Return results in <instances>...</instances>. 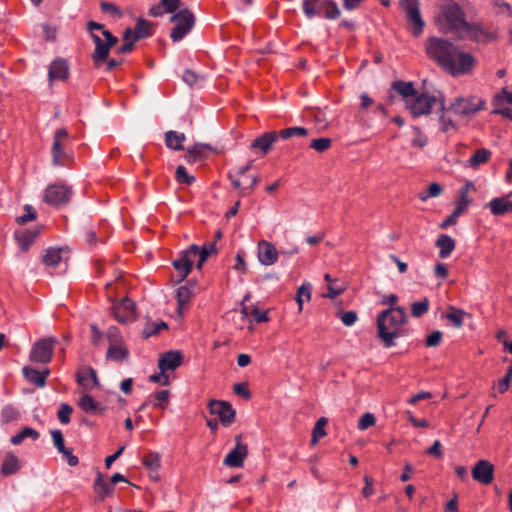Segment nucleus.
<instances>
[{
	"instance_id": "37",
	"label": "nucleus",
	"mask_w": 512,
	"mask_h": 512,
	"mask_svg": "<svg viewBox=\"0 0 512 512\" xmlns=\"http://www.w3.org/2000/svg\"><path fill=\"white\" fill-rule=\"evenodd\" d=\"M467 315L462 309L449 306L445 318L449 320L456 328H461L464 324V317Z\"/></svg>"
},
{
	"instance_id": "3",
	"label": "nucleus",
	"mask_w": 512,
	"mask_h": 512,
	"mask_svg": "<svg viewBox=\"0 0 512 512\" xmlns=\"http://www.w3.org/2000/svg\"><path fill=\"white\" fill-rule=\"evenodd\" d=\"M406 323L407 314L401 306L390 307L378 315V337L386 348L395 346V339L405 336Z\"/></svg>"
},
{
	"instance_id": "53",
	"label": "nucleus",
	"mask_w": 512,
	"mask_h": 512,
	"mask_svg": "<svg viewBox=\"0 0 512 512\" xmlns=\"http://www.w3.org/2000/svg\"><path fill=\"white\" fill-rule=\"evenodd\" d=\"M327 289L328 293L324 294V296L333 299L343 293L345 286L343 283L339 284L338 280H335L327 285Z\"/></svg>"
},
{
	"instance_id": "40",
	"label": "nucleus",
	"mask_w": 512,
	"mask_h": 512,
	"mask_svg": "<svg viewBox=\"0 0 512 512\" xmlns=\"http://www.w3.org/2000/svg\"><path fill=\"white\" fill-rule=\"evenodd\" d=\"M491 156V152L488 149L481 148L477 149L469 159V166L477 168L478 166L486 163Z\"/></svg>"
},
{
	"instance_id": "36",
	"label": "nucleus",
	"mask_w": 512,
	"mask_h": 512,
	"mask_svg": "<svg viewBox=\"0 0 512 512\" xmlns=\"http://www.w3.org/2000/svg\"><path fill=\"white\" fill-rule=\"evenodd\" d=\"M134 31V41L148 38L152 35L151 23L143 18H139Z\"/></svg>"
},
{
	"instance_id": "2",
	"label": "nucleus",
	"mask_w": 512,
	"mask_h": 512,
	"mask_svg": "<svg viewBox=\"0 0 512 512\" xmlns=\"http://www.w3.org/2000/svg\"><path fill=\"white\" fill-rule=\"evenodd\" d=\"M425 48L428 57L453 76L468 74L475 65L471 54L459 50L445 38L429 37Z\"/></svg>"
},
{
	"instance_id": "38",
	"label": "nucleus",
	"mask_w": 512,
	"mask_h": 512,
	"mask_svg": "<svg viewBox=\"0 0 512 512\" xmlns=\"http://www.w3.org/2000/svg\"><path fill=\"white\" fill-rule=\"evenodd\" d=\"M24 377L32 384L38 387L45 386V376L41 375L40 372L32 367L25 366L22 369Z\"/></svg>"
},
{
	"instance_id": "55",
	"label": "nucleus",
	"mask_w": 512,
	"mask_h": 512,
	"mask_svg": "<svg viewBox=\"0 0 512 512\" xmlns=\"http://www.w3.org/2000/svg\"><path fill=\"white\" fill-rule=\"evenodd\" d=\"M331 146L330 138H317L313 139L310 143V148L316 150L317 152H324L329 149Z\"/></svg>"
},
{
	"instance_id": "57",
	"label": "nucleus",
	"mask_w": 512,
	"mask_h": 512,
	"mask_svg": "<svg viewBox=\"0 0 512 512\" xmlns=\"http://www.w3.org/2000/svg\"><path fill=\"white\" fill-rule=\"evenodd\" d=\"M105 335L110 345L120 344L122 341L121 332L116 326L109 327Z\"/></svg>"
},
{
	"instance_id": "25",
	"label": "nucleus",
	"mask_w": 512,
	"mask_h": 512,
	"mask_svg": "<svg viewBox=\"0 0 512 512\" xmlns=\"http://www.w3.org/2000/svg\"><path fill=\"white\" fill-rule=\"evenodd\" d=\"M134 310V303L128 298L113 306V315L115 319L121 323L127 322Z\"/></svg>"
},
{
	"instance_id": "4",
	"label": "nucleus",
	"mask_w": 512,
	"mask_h": 512,
	"mask_svg": "<svg viewBox=\"0 0 512 512\" xmlns=\"http://www.w3.org/2000/svg\"><path fill=\"white\" fill-rule=\"evenodd\" d=\"M438 104L439 110H445L444 99L441 95L428 96L426 93L415 94L413 98L408 102L406 108L410 111L413 117H419L421 115L429 114L432 107Z\"/></svg>"
},
{
	"instance_id": "43",
	"label": "nucleus",
	"mask_w": 512,
	"mask_h": 512,
	"mask_svg": "<svg viewBox=\"0 0 512 512\" xmlns=\"http://www.w3.org/2000/svg\"><path fill=\"white\" fill-rule=\"evenodd\" d=\"M430 307V301L428 298H423L421 301L413 302L411 304V314L415 318L422 317L425 315Z\"/></svg>"
},
{
	"instance_id": "48",
	"label": "nucleus",
	"mask_w": 512,
	"mask_h": 512,
	"mask_svg": "<svg viewBox=\"0 0 512 512\" xmlns=\"http://www.w3.org/2000/svg\"><path fill=\"white\" fill-rule=\"evenodd\" d=\"M169 391L159 390L154 395V401H152L153 407H159L165 409L169 403Z\"/></svg>"
},
{
	"instance_id": "54",
	"label": "nucleus",
	"mask_w": 512,
	"mask_h": 512,
	"mask_svg": "<svg viewBox=\"0 0 512 512\" xmlns=\"http://www.w3.org/2000/svg\"><path fill=\"white\" fill-rule=\"evenodd\" d=\"M143 464L151 470H157L160 467V457L157 453H149L143 458Z\"/></svg>"
},
{
	"instance_id": "49",
	"label": "nucleus",
	"mask_w": 512,
	"mask_h": 512,
	"mask_svg": "<svg viewBox=\"0 0 512 512\" xmlns=\"http://www.w3.org/2000/svg\"><path fill=\"white\" fill-rule=\"evenodd\" d=\"M218 250L215 245V242L205 243L201 248L199 247V252L197 253V257H201V261H207L209 256L212 254H217Z\"/></svg>"
},
{
	"instance_id": "17",
	"label": "nucleus",
	"mask_w": 512,
	"mask_h": 512,
	"mask_svg": "<svg viewBox=\"0 0 512 512\" xmlns=\"http://www.w3.org/2000/svg\"><path fill=\"white\" fill-rule=\"evenodd\" d=\"M280 138L276 131L266 132L252 141L250 149L266 155Z\"/></svg>"
},
{
	"instance_id": "23",
	"label": "nucleus",
	"mask_w": 512,
	"mask_h": 512,
	"mask_svg": "<svg viewBox=\"0 0 512 512\" xmlns=\"http://www.w3.org/2000/svg\"><path fill=\"white\" fill-rule=\"evenodd\" d=\"M40 231L39 229H24L17 230L14 233V237L17 241V244L21 251L26 252L29 250L30 246L34 243L35 239L38 237Z\"/></svg>"
},
{
	"instance_id": "10",
	"label": "nucleus",
	"mask_w": 512,
	"mask_h": 512,
	"mask_svg": "<svg viewBox=\"0 0 512 512\" xmlns=\"http://www.w3.org/2000/svg\"><path fill=\"white\" fill-rule=\"evenodd\" d=\"M71 189L64 184H54L46 188L44 201L54 207H60L70 201Z\"/></svg>"
},
{
	"instance_id": "8",
	"label": "nucleus",
	"mask_w": 512,
	"mask_h": 512,
	"mask_svg": "<svg viewBox=\"0 0 512 512\" xmlns=\"http://www.w3.org/2000/svg\"><path fill=\"white\" fill-rule=\"evenodd\" d=\"M400 6L405 13L407 23L412 30L413 35L419 36L425 26L420 13V3L418 0H401Z\"/></svg>"
},
{
	"instance_id": "13",
	"label": "nucleus",
	"mask_w": 512,
	"mask_h": 512,
	"mask_svg": "<svg viewBox=\"0 0 512 512\" xmlns=\"http://www.w3.org/2000/svg\"><path fill=\"white\" fill-rule=\"evenodd\" d=\"M322 3L324 4V16L327 19H337L340 16V9L338 8L336 2L333 0H304L302 3V8L305 16L309 19L315 16V11L312 9V6Z\"/></svg>"
},
{
	"instance_id": "18",
	"label": "nucleus",
	"mask_w": 512,
	"mask_h": 512,
	"mask_svg": "<svg viewBox=\"0 0 512 512\" xmlns=\"http://www.w3.org/2000/svg\"><path fill=\"white\" fill-rule=\"evenodd\" d=\"M279 253L276 247L265 240L258 243V259L262 265L270 266L277 262Z\"/></svg>"
},
{
	"instance_id": "64",
	"label": "nucleus",
	"mask_w": 512,
	"mask_h": 512,
	"mask_svg": "<svg viewBox=\"0 0 512 512\" xmlns=\"http://www.w3.org/2000/svg\"><path fill=\"white\" fill-rule=\"evenodd\" d=\"M357 313L354 311H346L340 314V319L345 326H352L357 321Z\"/></svg>"
},
{
	"instance_id": "60",
	"label": "nucleus",
	"mask_w": 512,
	"mask_h": 512,
	"mask_svg": "<svg viewBox=\"0 0 512 512\" xmlns=\"http://www.w3.org/2000/svg\"><path fill=\"white\" fill-rule=\"evenodd\" d=\"M50 433L52 436L53 445L55 446L57 451H63V449L65 448V441L62 432L58 429H54L51 430Z\"/></svg>"
},
{
	"instance_id": "34",
	"label": "nucleus",
	"mask_w": 512,
	"mask_h": 512,
	"mask_svg": "<svg viewBox=\"0 0 512 512\" xmlns=\"http://www.w3.org/2000/svg\"><path fill=\"white\" fill-rule=\"evenodd\" d=\"M194 294V287L192 285H182L177 289L176 299L178 304L179 313L189 303L191 296Z\"/></svg>"
},
{
	"instance_id": "59",
	"label": "nucleus",
	"mask_w": 512,
	"mask_h": 512,
	"mask_svg": "<svg viewBox=\"0 0 512 512\" xmlns=\"http://www.w3.org/2000/svg\"><path fill=\"white\" fill-rule=\"evenodd\" d=\"M100 8H101L102 12L109 13L112 16H115L118 18L122 17V15H123L121 10L119 9V7H117L115 4H113L111 2H106V1L101 2Z\"/></svg>"
},
{
	"instance_id": "9",
	"label": "nucleus",
	"mask_w": 512,
	"mask_h": 512,
	"mask_svg": "<svg viewBox=\"0 0 512 512\" xmlns=\"http://www.w3.org/2000/svg\"><path fill=\"white\" fill-rule=\"evenodd\" d=\"M198 252L199 246L192 244L188 249L181 251L178 257L173 260L172 265L180 275V281H183L192 271Z\"/></svg>"
},
{
	"instance_id": "24",
	"label": "nucleus",
	"mask_w": 512,
	"mask_h": 512,
	"mask_svg": "<svg viewBox=\"0 0 512 512\" xmlns=\"http://www.w3.org/2000/svg\"><path fill=\"white\" fill-rule=\"evenodd\" d=\"M212 150L213 148L209 144L196 143L191 148L187 149L184 157L188 163H195L199 160L206 159L209 152Z\"/></svg>"
},
{
	"instance_id": "6",
	"label": "nucleus",
	"mask_w": 512,
	"mask_h": 512,
	"mask_svg": "<svg viewBox=\"0 0 512 512\" xmlns=\"http://www.w3.org/2000/svg\"><path fill=\"white\" fill-rule=\"evenodd\" d=\"M170 21L175 23V26L171 29L170 38L173 42H178L192 30L195 17L188 8H184L173 14Z\"/></svg>"
},
{
	"instance_id": "50",
	"label": "nucleus",
	"mask_w": 512,
	"mask_h": 512,
	"mask_svg": "<svg viewBox=\"0 0 512 512\" xmlns=\"http://www.w3.org/2000/svg\"><path fill=\"white\" fill-rule=\"evenodd\" d=\"M493 11L498 15L510 16L512 14V9L508 2L503 0H494L493 2Z\"/></svg>"
},
{
	"instance_id": "27",
	"label": "nucleus",
	"mask_w": 512,
	"mask_h": 512,
	"mask_svg": "<svg viewBox=\"0 0 512 512\" xmlns=\"http://www.w3.org/2000/svg\"><path fill=\"white\" fill-rule=\"evenodd\" d=\"M49 80L53 81L55 79L65 80L69 75V67L65 60L56 59L49 66Z\"/></svg>"
},
{
	"instance_id": "22",
	"label": "nucleus",
	"mask_w": 512,
	"mask_h": 512,
	"mask_svg": "<svg viewBox=\"0 0 512 512\" xmlns=\"http://www.w3.org/2000/svg\"><path fill=\"white\" fill-rule=\"evenodd\" d=\"M91 38L95 44V50L92 53L91 58L95 66L98 67L101 63L107 60L110 48L107 46L106 42L103 41L97 34L91 33Z\"/></svg>"
},
{
	"instance_id": "45",
	"label": "nucleus",
	"mask_w": 512,
	"mask_h": 512,
	"mask_svg": "<svg viewBox=\"0 0 512 512\" xmlns=\"http://www.w3.org/2000/svg\"><path fill=\"white\" fill-rule=\"evenodd\" d=\"M304 298L308 301L311 298V285L303 284L298 288L296 301L298 303V311L301 312L303 310V302Z\"/></svg>"
},
{
	"instance_id": "56",
	"label": "nucleus",
	"mask_w": 512,
	"mask_h": 512,
	"mask_svg": "<svg viewBox=\"0 0 512 512\" xmlns=\"http://www.w3.org/2000/svg\"><path fill=\"white\" fill-rule=\"evenodd\" d=\"M24 210L26 213L16 218V222L19 225H24L27 222L36 219V212L31 205L26 204L24 206Z\"/></svg>"
},
{
	"instance_id": "7",
	"label": "nucleus",
	"mask_w": 512,
	"mask_h": 512,
	"mask_svg": "<svg viewBox=\"0 0 512 512\" xmlns=\"http://www.w3.org/2000/svg\"><path fill=\"white\" fill-rule=\"evenodd\" d=\"M57 344L55 337L41 338L36 341L30 351L29 359L35 363L47 364L52 360Z\"/></svg>"
},
{
	"instance_id": "52",
	"label": "nucleus",
	"mask_w": 512,
	"mask_h": 512,
	"mask_svg": "<svg viewBox=\"0 0 512 512\" xmlns=\"http://www.w3.org/2000/svg\"><path fill=\"white\" fill-rule=\"evenodd\" d=\"M72 412H73V408L70 405H68L66 403H62L60 405V408L57 413V417H58L60 423L68 424L70 422V417H71Z\"/></svg>"
},
{
	"instance_id": "20",
	"label": "nucleus",
	"mask_w": 512,
	"mask_h": 512,
	"mask_svg": "<svg viewBox=\"0 0 512 512\" xmlns=\"http://www.w3.org/2000/svg\"><path fill=\"white\" fill-rule=\"evenodd\" d=\"M183 355L180 351L170 350L165 352L158 362V368L162 373L167 370H175L182 363Z\"/></svg>"
},
{
	"instance_id": "14",
	"label": "nucleus",
	"mask_w": 512,
	"mask_h": 512,
	"mask_svg": "<svg viewBox=\"0 0 512 512\" xmlns=\"http://www.w3.org/2000/svg\"><path fill=\"white\" fill-rule=\"evenodd\" d=\"M484 102L479 99L471 98H457L451 104L450 110H452L455 114L462 116H470L475 114L477 111L483 109Z\"/></svg>"
},
{
	"instance_id": "31",
	"label": "nucleus",
	"mask_w": 512,
	"mask_h": 512,
	"mask_svg": "<svg viewBox=\"0 0 512 512\" xmlns=\"http://www.w3.org/2000/svg\"><path fill=\"white\" fill-rule=\"evenodd\" d=\"M79 407L87 413L103 414L106 408L101 407L93 398L88 394L80 397L78 402Z\"/></svg>"
},
{
	"instance_id": "29",
	"label": "nucleus",
	"mask_w": 512,
	"mask_h": 512,
	"mask_svg": "<svg viewBox=\"0 0 512 512\" xmlns=\"http://www.w3.org/2000/svg\"><path fill=\"white\" fill-rule=\"evenodd\" d=\"M93 487L99 501H103L105 497L111 496L114 492L113 484L106 482L101 473H97Z\"/></svg>"
},
{
	"instance_id": "21",
	"label": "nucleus",
	"mask_w": 512,
	"mask_h": 512,
	"mask_svg": "<svg viewBox=\"0 0 512 512\" xmlns=\"http://www.w3.org/2000/svg\"><path fill=\"white\" fill-rule=\"evenodd\" d=\"M510 195L504 197H497L490 200L486 207L490 209L494 216H503L512 211V201H510Z\"/></svg>"
},
{
	"instance_id": "11",
	"label": "nucleus",
	"mask_w": 512,
	"mask_h": 512,
	"mask_svg": "<svg viewBox=\"0 0 512 512\" xmlns=\"http://www.w3.org/2000/svg\"><path fill=\"white\" fill-rule=\"evenodd\" d=\"M208 408L211 414L218 416L219 421L224 426H230L235 420L236 411L227 401L211 400Z\"/></svg>"
},
{
	"instance_id": "26",
	"label": "nucleus",
	"mask_w": 512,
	"mask_h": 512,
	"mask_svg": "<svg viewBox=\"0 0 512 512\" xmlns=\"http://www.w3.org/2000/svg\"><path fill=\"white\" fill-rule=\"evenodd\" d=\"M77 382L85 390H91L99 385L96 371L92 367H85L77 373Z\"/></svg>"
},
{
	"instance_id": "28",
	"label": "nucleus",
	"mask_w": 512,
	"mask_h": 512,
	"mask_svg": "<svg viewBox=\"0 0 512 512\" xmlns=\"http://www.w3.org/2000/svg\"><path fill=\"white\" fill-rule=\"evenodd\" d=\"M471 200L469 198H465V200L458 198L456 208L450 216H448L440 225V228L446 229L449 226L456 224L457 218L466 211L470 204Z\"/></svg>"
},
{
	"instance_id": "51",
	"label": "nucleus",
	"mask_w": 512,
	"mask_h": 512,
	"mask_svg": "<svg viewBox=\"0 0 512 512\" xmlns=\"http://www.w3.org/2000/svg\"><path fill=\"white\" fill-rule=\"evenodd\" d=\"M167 328V324L163 321L160 323H147L143 330V335L145 338H148L150 336L156 335L160 330Z\"/></svg>"
},
{
	"instance_id": "32",
	"label": "nucleus",
	"mask_w": 512,
	"mask_h": 512,
	"mask_svg": "<svg viewBox=\"0 0 512 512\" xmlns=\"http://www.w3.org/2000/svg\"><path fill=\"white\" fill-rule=\"evenodd\" d=\"M186 140L184 133L176 132L173 130L165 133V144L168 148L180 151L183 150V142Z\"/></svg>"
},
{
	"instance_id": "12",
	"label": "nucleus",
	"mask_w": 512,
	"mask_h": 512,
	"mask_svg": "<svg viewBox=\"0 0 512 512\" xmlns=\"http://www.w3.org/2000/svg\"><path fill=\"white\" fill-rule=\"evenodd\" d=\"M248 455V447L242 442V436H235V447L225 456L223 464L227 467L240 468Z\"/></svg>"
},
{
	"instance_id": "33",
	"label": "nucleus",
	"mask_w": 512,
	"mask_h": 512,
	"mask_svg": "<svg viewBox=\"0 0 512 512\" xmlns=\"http://www.w3.org/2000/svg\"><path fill=\"white\" fill-rule=\"evenodd\" d=\"M62 252V248H47L42 258L43 263L48 267H57L62 261Z\"/></svg>"
},
{
	"instance_id": "63",
	"label": "nucleus",
	"mask_w": 512,
	"mask_h": 512,
	"mask_svg": "<svg viewBox=\"0 0 512 512\" xmlns=\"http://www.w3.org/2000/svg\"><path fill=\"white\" fill-rule=\"evenodd\" d=\"M162 7L166 13H177L181 5V0H160Z\"/></svg>"
},
{
	"instance_id": "58",
	"label": "nucleus",
	"mask_w": 512,
	"mask_h": 512,
	"mask_svg": "<svg viewBox=\"0 0 512 512\" xmlns=\"http://www.w3.org/2000/svg\"><path fill=\"white\" fill-rule=\"evenodd\" d=\"M512 378V363L507 367L505 376L498 382L497 389L499 393H504L510 386Z\"/></svg>"
},
{
	"instance_id": "1",
	"label": "nucleus",
	"mask_w": 512,
	"mask_h": 512,
	"mask_svg": "<svg viewBox=\"0 0 512 512\" xmlns=\"http://www.w3.org/2000/svg\"><path fill=\"white\" fill-rule=\"evenodd\" d=\"M437 25L444 33H450L459 38L470 39L484 43L491 40L492 36L479 24H471L465 20L462 7L454 0H442L440 3Z\"/></svg>"
},
{
	"instance_id": "16",
	"label": "nucleus",
	"mask_w": 512,
	"mask_h": 512,
	"mask_svg": "<svg viewBox=\"0 0 512 512\" xmlns=\"http://www.w3.org/2000/svg\"><path fill=\"white\" fill-rule=\"evenodd\" d=\"M494 466L488 460H479L471 473L475 481L488 485L493 481Z\"/></svg>"
},
{
	"instance_id": "62",
	"label": "nucleus",
	"mask_w": 512,
	"mask_h": 512,
	"mask_svg": "<svg viewBox=\"0 0 512 512\" xmlns=\"http://www.w3.org/2000/svg\"><path fill=\"white\" fill-rule=\"evenodd\" d=\"M413 131L416 136L412 139V145L419 148L424 147L428 142L427 136L423 134L418 127H414Z\"/></svg>"
},
{
	"instance_id": "5",
	"label": "nucleus",
	"mask_w": 512,
	"mask_h": 512,
	"mask_svg": "<svg viewBox=\"0 0 512 512\" xmlns=\"http://www.w3.org/2000/svg\"><path fill=\"white\" fill-rule=\"evenodd\" d=\"M69 142L70 136L66 128H60L55 131L51 149L52 164L54 166H64L72 159V154L68 151Z\"/></svg>"
},
{
	"instance_id": "41",
	"label": "nucleus",
	"mask_w": 512,
	"mask_h": 512,
	"mask_svg": "<svg viewBox=\"0 0 512 512\" xmlns=\"http://www.w3.org/2000/svg\"><path fill=\"white\" fill-rule=\"evenodd\" d=\"M39 437L40 434L38 431L30 427H25L21 432L17 433L11 438V443L13 445H19L26 438H32L33 440H37Z\"/></svg>"
},
{
	"instance_id": "46",
	"label": "nucleus",
	"mask_w": 512,
	"mask_h": 512,
	"mask_svg": "<svg viewBox=\"0 0 512 512\" xmlns=\"http://www.w3.org/2000/svg\"><path fill=\"white\" fill-rule=\"evenodd\" d=\"M175 178L179 183L186 185H191L196 180L194 176L188 174L187 169L182 165L176 168Z\"/></svg>"
},
{
	"instance_id": "35",
	"label": "nucleus",
	"mask_w": 512,
	"mask_h": 512,
	"mask_svg": "<svg viewBox=\"0 0 512 512\" xmlns=\"http://www.w3.org/2000/svg\"><path fill=\"white\" fill-rule=\"evenodd\" d=\"M106 357L112 361L121 362L128 359L129 351L120 344L110 345Z\"/></svg>"
},
{
	"instance_id": "39",
	"label": "nucleus",
	"mask_w": 512,
	"mask_h": 512,
	"mask_svg": "<svg viewBox=\"0 0 512 512\" xmlns=\"http://www.w3.org/2000/svg\"><path fill=\"white\" fill-rule=\"evenodd\" d=\"M20 466L17 457L9 454L5 457L2 465L1 472L5 476L13 475L19 470Z\"/></svg>"
},
{
	"instance_id": "15",
	"label": "nucleus",
	"mask_w": 512,
	"mask_h": 512,
	"mask_svg": "<svg viewBox=\"0 0 512 512\" xmlns=\"http://www.w3.org/2000/svg\"><path fill=\"white\" fill-rule=\"evenodd\" d=\"M512 104V93L508 91L507 87L503 88L501 92L497 93L493 99V113L501 114L502 116L512 119V111L510 105Z\"/></svg>"
},
{
	"instance_id": "42",
	"label": "nucleus",
	"mask_w": 512,
	"mask_h": 512,
	"mask_svg": "<svg viewBox=\"0 0 512 512\" xmlns=\"http://www.w3.org/2000/svg\"><path fill=\"white\" fill-rule=\"evenodd\" d=\"M328 420L325 417H321L316 422L313 431H312V439L310 444L312 446L316 445L318 440L326 435L325 431V425L327 424Z\"/></svg>"
},
{
	"instance_id": "61",
	"label": "nucleus",
	"mask_w": 512,
	"mask_h": 512,
	"mask_svg": "<svg viewBox=\"0 0 512 512\" xmlns=\"http://www.w3.org/2000/svg\"><path fill=\"white\" fill-rule=\"evenodd\" d=\"M375 424V417L371 413L363 414L358 421V429L366 430Z\"/></svg>"
},
{
	"instance_id": "30",
	"label": "nucleus",
	"mask_w": 512,
	"mask_h": 512,
	"mask_svg": "<svg viewBox=\"0 0 512 512\" xmlns=\"http://www.w3.org/2000/svg\"><path fill=\"white\" fill-rule=\"evenodd\" d=\"M436 247L439 248V257L445 259L455 249V241L447 234H441L435 243Z\"/></svg>"
},
{
	"instance_id": "44",
	"label": "nucleus",
	"mask_w": 512,
	"mask_h": 512,
	"mask_svg": "<svg viewBox=\"0 0 512 512\" xmlns=\"http://www.w3.org/2000/svg\"><path fill=\"white\" fill-rule=\"evenodd\" d=\"M278 133L280 138L289 139L295 136L305 137L308 135V130L304 127L293 126L286 129H282Z\"/></svg>"
},
{
	"instance_id": "19",
	"label": "nucleus",
	"mask_w": 512,
	"mask_h": 512,
	"mask_svg": "<svg viewBox=\"0 0 512 512\" xmlns=\"http://www.w3.org/2000/svg\"><path fill=\"white\" fill-rule=\"evenodd\" d=\"M392 92L397 93L402 97V99L405 101V105L408 104V102L415 96L417 93L413 82H406L402 80H397L392 82L391 89L389 92V98H393Z\"/></svg>"
},
{
	"instance_id": "47",
	"label": "nucleus",
	"mask_w": 512,
	"mask_h": 512,
	"mask_svg": "<svg viewBox=\"0 0 512 512\" xmlns=\"http://www.w3.org/2000/svg\"><path fill=\"white\" fill-rule=\"evenodd\" d=\"M442 193V187L438 183H432L429 185V187L419 193V199L422 201H426L429 198L432 197H438Z\"/></svg>"
}]
</instances>
